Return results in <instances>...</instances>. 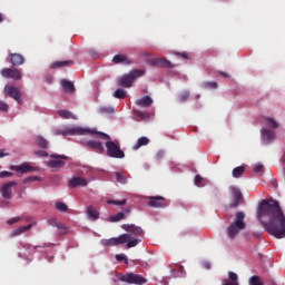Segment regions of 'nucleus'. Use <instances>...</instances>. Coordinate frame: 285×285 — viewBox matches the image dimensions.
Here are the masks:
<instances>
[{"instance_id":"obj_1","label":"nucleus","mask_w":285,"mask_h":285,"mask_svg":"<svg viewBox=\"0 0 285 285\" xmlns=\"http://www.w3.org/2000/svg\"><path fill=\"white\" fill-rule=\"evenodd\" d=\"M257 217L269 235H273L276 239H284L285 215L277 200H263L258 206Z\"/></svg>"},{"instance_id":"obj_2","label":"nucleus","mask_w":285,"mask_h":285,"mask_svg":"<svg viewBox=\"0 0 285 285\" xmlns=\"http://www.w3.org/2000/svg\"><path fill=\"white\" fill-rule=\"evenodd\" d=\"M56 135H62V137H68V135H95L97 139H102L106 141L107 157L112 159H124L126 154L121 150V145L119 140H112V138L102 131H97V129L82 128V127H65L63 129L56 130Z\"/></svg>"},{"instance_id":"obj_3","label":"nucleus","mask_w":285,"mask_h":285,"mask_svg":"<svg viewBox=\"0 0 285 285\" xmlns=\"http://www.w3.org/2000/svg\"><path fill=\"white\" fill-rule=\"evenodd\" d=\"M122 230L127 234H122L115 238L102 239V246H119V244H127V248H135L141 244V237H144V229L135 224H124Z\"/></svg>"},{"instance_id":"obj_4","label":"nucleus","mask_w":285,"mask_h":285,"mask_svg":"<svg viewBox=\"0 0 285 285\" xmlns=\"http://www.w3.org/2000/svg\"><path fill=\"white\" fill-rule=\"evenodd\" d=\"M246 214L244 212H237L235 214L234 220L228 225L226 233L229 239H235L242 233V230L246 229Z\"/></svg>"},{"instance_id":"obj_5","label":"nucleus","mask_w":285,"mask_h":285,"mask_svg":"<svg viewBox=\"0 0 285 285\" xmlns=\"http://www.w3.org/2000/svg\"><path fill=\"white\" fill-rule=\"evenodd\" d=\"M145 72L146 71L140 69H134L129 73L118 78V86H121L122 88H132L135 80L139 77H144Z\"/></svg>"},{"instance_id":"obj_6","label":"nucleus","mask_w":285,"mask_h":285,"mask_svg":"<svg viewBox=\"0 0 285 285\" xmlns=\"http://www.w3.org/2000/svg\"><path fill=\"white\" fill-rule=\"evenodd\" d=\"M119 279L120 282H125L126 284L144 285L148 283V279L146 277L135 273L122 274Z\"/></svg>"},{"instance_id":"obj_7","label":"nucleus","mask_w":285,"mask_h":285,"mask_svg":"<svg viewBox=\"0 0 285 285\" xmlns=\"http://www.w3.org/2000/svg\"><path fill=\"white\" fill-rule=\"evenodd\" d=\"M230 203L229 208H239L242 204H244V194H242V190L237 187H230Z\"/></svg>"},{"instance_id":"obj_8","label":"nucleus","mask_w":285,"mask_h":285,"mask_svg":"<svg viewBox=\"0 0 285 285\" xmlns=\"http://www.w3.org/2000/svg\"><path fill=\"white\" fill-rule=\"evenodd\" d=\"M0 75L4 79H13V81H19L22 77L21 70L14 67L1 69Z\"/></svg>"},{"instance_id":"obj_9","label":"nucleus","mask_w":285,"mask_h":285,"mask_svg":"<svg viewBox=\"0 0 285 285\" xmlns=\"http://www.w3.org/2000/svg\"><path fill=\"white\" fill-rule=\"evenodd\" d=\"M147 199L149 200L148 206L150 208H166V206H168L164 196H149Z\"/></svg>"},{"instance_id":"obj_10","label":"nucleus","mask_w":285,"mask_h":285,"mask_svg":"<svg viewBox=\"0 0 285 285\" xmlns=\"http://www.w3.org/2000/svg\"><path fill=\"white\" fill-rule=\"evenodd\" d=\"M4 95L7 97H11V99H14V101H17L18 104H21V90L18 87L6 86Z\"/></svg>"},{"instance_id":"obj_11","label":"nucleus","mask_w":285,"mask_h":285,"mask_svg":"<svg viewBox=\"0 0 285 285\" xmlns=\"http://www.w3.org/2000/svg\"><path fill=\"white\" fill-rule=\"evenodd\" d=\"M17 184H19V183H17V180H11L1 186L0 193L3 197V199H12V188H14V186H17Z\"/></svg>"},{"instance_id":"obj_12","label":"nucleus","mask_w":285,"mask_h":285,"mask_svg":"<svg viewBox=\"0 0 285 285\" xmlns=\"http://www.w3.org/2000/svg\"><path fill=\"white\" fill-rule=\"evenodd\" d=\"M82 144L86 146V148H91V150H96V153H99L102 155V153H106V148H104V142L99 140H85Z\"/></svg>"},{"instance_id":"obj_13","label":"nucleus","mask_w":285,"mask_h":285,"mask_svg":"<svg viewBox=\"0 0 285 285\" xmlns=\"http://www.w3.org/2000/svg\"><path fill=\"white\" fill-rule=\"evenodd\" d=\"M51 158L56 159V160H49L47 163V166L49 168H61L63 166H66V161L61 160V159H68V156H63V155H51Z\"/></svg>"},{"instance_id":"obj_14","label":"nucleus","mask_w":285,"mask_h":285,"mask_svg":"<svg viewBox=\"0 0 285 285\" xmlns=\"http://www.w3.org/2000/svg\"><path fill=\"white\" fill-rule=\"evenodd\" d=\"M150 66H156L157 68H175V65L166 58H155L149 60Z\"/></svg>"},{"instance_id":"obj_15","label":"nucleus","mask_w":285,"mask_h":285,"mask_svg":"<svg viewBox=\"0 0 285 285\" xmlns=\"http://www.w3.org/2000/svg\"><path fill=\"white\" fill-rule=\"evenodd\" d=\"M262 139L265 144H272V141H275V131L273 129L263 128L261 130Z\"/></svg>"},{"instance_id":"obj_16","label":"nucleus","mask_w":285,"mask_h":285,"mask_svg":"<svg viewBox=\"0 0 285 285\" xmlns=\"http://www.w3.org/2000/svg\"><path fill=\"white\" fill-rule=\"evenodd\" d=\"M69 188H77L81 186L82 188L88 186V179L82 177H73L68 181Z\"/></svg>"},{"instance_id":"obj_17","label":"nucleus","mask_w":285,"mask_h":285,"mask_svg":"<svg viewBox=\"0 0 285 285\" xmlns=\"http://www.w3.org/2000/svg\"><path fill=\"white\" fill-rule=\"evenodd\" d=\"M9 59L10 63L14 67L23 66L26 63V58L21 53H10Z\"/></svg>"},{"instance_id":"obj_18","label":"nucleus","mask_w":285,"mask_h":285,"mask_svg":"<svg viewBox=\"0 0 285 285\" xmlns=\"http://www.w3.org/2000/svg\"><path fill=\"white\" fill-rule=\"evenodd\" d=\"M154 104V100L150 96H144L136 100V106L139 108H150Z\"/></svg>"},{"instance_id":"obj_19","label":"nucleus","mask_w":285,"mask_h":285,"mask_svg":"<svg viewBox=\"0 0 285 285\" xmlns=\"http://www.w3.org/2000/svg\"><path fill=\"white\" fill-rule=\"evenodd\" d=\"M228 278L223 281V285H239V276L235 272H228Z\"/></svg>"},{"instance_id":"obj_20","label":"nucleus","mask_w":285,"mask_h":285,"mask_svg":"<svg viewBox=\"0 0 285 285\" xmlns=\"http://www.w3.org/2000/svg\"><path fill=\"white\" fill-rule=\"evenodd\" d=\"M61 87L63 91L67 92L68 95H72V92H75V83H72V81L70 80L62 79Z\"/></svg>"},{"instance_id":"obj_21","label":"nucleus","mask_w":285,"mask_h":285,"mask_svg":"<svg viewBox=\"0 0 285 285\" xmlns=\"http://www.w3.org/2000/svg\"><path fill=\"white\" fill-rule=\"evenodd\" d=\"M87 216L90 222H97V219H99V210H97V208H95L94 206H88Z\"/></svg>"},{"instance_id":"obj_22","label":"nucleus","mask_w":285,"mask_h":285,"mask_svg":"<svg viewBox=\"0 0 285 285\" xmlns=\"http://www.w3.org/2000/svg\"><path fill=\"white\" fill-rule=\"evenodd\" d=\"M32 228V224H29L27 226H20L11 232L10 237H19V235H23V233H28Z\"/></svg>"},{"instance_id":"obj_23","label":"nucleus","mask_w":285,"mask_h":285,"mask_svg":"<svg viewBox=\"0 0 285 285\" xmlns=\"http://www.w3.org/2000/svg\"><path fill=\"white\" fill-rule=\"evenodd\" d=\"M264 124L267 128H271L272 130H276V128H279V122L271 117H265Z\"/></svg>"},{"instance_id":"obj_24","label":"nucleus","mask_w":285,"mask_h":285,"mask_svg":"<svg viewBox=\"0 0 285 285\" xmlns=\"http://www.w3.org/2000/svg\"><path fill=\"white\" fill-rule=\"evenodd\" d=\"M149 144L150 139H148V137H140L134 145L132 150H139L142 146H148Z\"/></svg>"},{"instance_id":"obj_25","label":"nucleus","mask_w":285,"mask_h":285,"mask_svg":"<svg viewBox=\"0 0 285 285\" xmlns=\"http://www.w3.org/2000/svg\"><path fill=\"white\" fill-rule=\"evenodd\" d=\"M11 170H16L17 173H30L32 170V166L28 164H22L20 166H11Z\"/></svg>"},{"instance_id":"obj_26","label":"nucleus","mask_w":285,"mask_h":285,"mask_svg":"<svg viewBox=\"0 0 285 285\" xmlns=\"http://www.w3.org/2000/svg\"><path fill=\"white\" fill-rule=\"evenodd\" d=\"M112 61L114 63H127V66H129V63H132V61L128 60V57H126V55H116Z\"/></svg>"},{"instance_id":"obj_27","label":"nucleus","mask_w":285,"mask_h":285,"mask_svg":"<svg viewBox=\"0 0 285 285\" xmlns=\"http://www.w3.org/2000/svg\"><path fill=\"white\" fill-rule=\"evenodd\" d=\"M36 144L37 146H39V148H43V149H48L50 146V142H48L46 138H43L42 136H38L36 138Z\"/></svg>"},{"instance_id":"obj_28","label":"nucleus","mask_w":285,"mask_h":285,"mask_svg":"<svg viewBox=\"0 0 285 285\" xmlns=\"http://www.w3.org/2000/svg\"><path fill=\"white\" fill-rule=\"evenodd\" d=\"M72 63H75L72 60L56 61L51 65V68H63L66 66H72Z\"/></svg>"},{"instance_id":"obj_29","label":"nucleus","mask_w":285,"mask_h":285,"mask_svg":"<svg viewBox=\"0 0 285 285\" xmlns=\"http://www.w3.org/2000/svg\"><path fill=\"white\" fill-rule=\"evenodd\" d=\"M58 115L62 117V119H77V116L68 110H59Z\"/></svg>"},{"instance_id":"obj_30","label":"nucleus","mask_w":285,"mask_h":285,"mask_svg":"<svg viewBox=\"0 0 285 285\" xmlns=\"http://www.w3.org/2000/svg\"><path fill=\"white\" fill-rule=\"evenodd\" d=\"M121 219H126V213L119 212L116 215L110 216L109 222H121Z\"/></svg>"},{"instance_id":"obj_31","label":"nucleus","mask_w":285,"mask_h":285,"mask_svg":"<svg viewBox=\"0 0 285 285\" xmlns=\"http://www.w3.org/2000/svg\"><path fill=\"white\" fill-rule=\"evenodd\" d=\"M246 170V168H244V166H239L233 169V177H235L236 179H238V177H242L244 175V171Z\"/></svg>"},{"instance_id":"obj_32","label":"nucleus","mask_w":285,"mask_h":285,"mask_svg":"<svg viewBox=\"0 0 285 285\" xmlns=\"http://www.w3.org/2000/svg\"><path fill=\"white\" fill-rule=\"evenodd\" d=\"M116 179L119 184L128 183V178L126 177V175L124 173H116Z\"/></svg>"},{"instance_id":"obj_33","label":"nucleus","mask_w":285,"mask_h":285,"mask_svg":"<svg viewBox=\"0 0 285 285\" xmlns=\"http://www.w3.org/2000/svg\"><path fill=\"white\" fill-rule=\"evenodd\" d=\"M114 97L116 99H126V90L124 89H117L115 92H114Z\"/></svg>"},{"instance_id":"obj_34","label":"nucleus","mask_w":285,"mask_h":285,"mask_svg":"<svg viewBox=\"0 0 285 285\" xmlns=\"http://www.w3.org/2000/svg\"><path fill=\"white\" fill-rule=\"evenodd\" d=\"M249 285H264V284L262 283V278H259V276L254 275L249 278Z\"/></svg>"},{"instance_id":"obj_35","label":"nucleus","mask_w":285,"mask_h":285,"mask_svg":"<svg viewBox=\"0 0 285 285\" xmlns=\"http://www.w3.org/2000/svg\"><path fill=\"white\" fill-rule=\"evenodd\" d=\"M56 209L60 213H66L68 212V205L66 203H56Z\"/></svg>"},{"instance_id":"obj_36","label":"nucleus","mask_w":285,"mask_h":285,"mask_svg":"<svg viewBox=\"0 0 285 285\" xmlns=\"http://www.w3.org/2000/svg\"><path fill=\"white\" fill-rule=\"evenodd\" d=\"M49 224L59 230H66V225L62 223H57L56 220H49Z\"/></svg>"},{"instance_id":"obj_37","label":"nucleus","mask_w":285,"mask_h":285,"mask_svg":"<svg viewBox=\"0 0 285 285\" xmlns=\"http://www.w3.org/2000/svg\"><path fill=\"white\" fill-rule=\"evenodd\" d=\"M190 98V92H188V91H185V92H183V94H180L179 95V101L181 102V104H184V101H188V99Z\"/></svg>"},{"instance_id":"obj_38","label":"nucleus","mask_w":285,"mask_h":285,"mask_svg":"<svg viewBox=\"0 0 285 285\" xmlns=\"http://www.w3.org/2000/svg\"><path fill=\"white\" fill-rule=\"evenodd\" d=\"M108 204H112L114 206H126L127 200L122 199V200H108Z\"/></svg>"},{"instance_id":"obj_39","label":"nucleus","mask_w":285,"mask_h":285,"mask_svg":"<svg viewBox=\"0 0 285 285\" xmlns=\"http://www.w3.org/2000/svg\"><path fill=\"white\" fill-rule=\"evenodd\" d=\"M10 106H8V104L3 100H0V111L1 112H8Z\"/></svg>"},{"instance_id":"obj_40","label":"nucleus","mask_w":285,"mask_h":285,"mask_svg":"<svg viewBox=\"0 0 285 285\" xmlns=\"http://www.w3.org/2000/svg\"><path fill=\"white\" fill-rule=\"evenodd\" d=\"M117 262H125L126 265H128V257L124 254L116 255Z\"/></svg>"},{"instance_id":"obj_41","label":"nucleus","mask_w":285,"mask_h":285,"mask_svg":"<svg viewBox=\"0 0 285 285\" xmlns=\"http://www.w3.org/2000/svg\"><path fill=\"white\" fill-rule=\"evenodd\" d=\"M32 181H39V177H37V176H29V177L23 179V184H30Z\"/></svg>"},{"instance_id":"obj_42","label":"nucleus","mask_w":285,"mask_h":285,"mask_svg":"<svg viewBox=\"0 0 285 285\" xmlns=\"http://www.w3.org/2000/svg\"><path fill=\"white\" fill-rule=\"evenodd\" d=\"M186 275V272L184 271V266L179 265L178 273L174 274V277H184Z\"/></svg>"},{"instance_id":"obj_43","label":"nucleus","mask_w":285,"mask_h":285,"mask_svg":"<svg viewBox=\"0 0 285 285\" xmlns=\"http://www.w3.org/2000/svg\"><path fill=\"white\" fill-rule=\"evenodd\" d=\"M254 173H256L257 175L264 173V165L257 164V165L254 167Z\"/></svg>"},{"instance_id":"obj_44","label":"nucleus","mask_w":285,"mask_h":285,"mask_svg":"<svg viewBox=\"0 0 285 285\" xmlns=\"http://www.w3.org/2000/svg\"><path fill=\"white\" fill-rule=\"evenodd\" d=\"M202 181H204V178H203L200 175H196V176H195V179H194V184H195L196 186H203V185H202Z\"/></svg>"},{"instance_id":"obj_45","label":"nucleus","mask_w":285,"mask_h":285,"mask_svg":"<svg viewBox=\"0 0 285 285\" xmlns=\"http://www.w3.org/2000/svg\"><path fill=\"white\" fill-rule=\"evenodd\" d=\"M36 157H48V151L37 150L35 151Z\"/></svg>"},{"instance_id":"obj_46","label":"nucleus","mask_w":285,"mask_h":285,"mask_svg":"<svg viewBox=\"0 0 285 285\" xmlns=\"http://www.w3.org/2000/svg\"><path fill=\"white\" fill-rule=\"evenodd\" d=\"M6 177H12V173H10V171H0V179H4Z\"/></svg>"},{"instance_id":"obj_47","label":"nucleus","mask_w":285,"mask_h":285,"mask_svg":"<svg viewBox=\"0 0 285 285\" xmlns=\"http://www.w3.org/2000/svg\"><path fill=\"white\" fill-rule=\"evenodd\" d=\"M17 222H21V218L20 217L11 218L7 222V224H9V226H12V224H17Z\"/></svg>"},{"instance_id":"obj_48","label":"nucleus","mask_w":285,"mask_h":285,"mask_svg":"<svg viewBox=\"0 0 285 285\" xmlns=\"http://www.w3.org/2000/svg\"><path fill=\"white\" fill-rule=\"evenodd\" d=\"M206 86L207 88H212L213 90H215V88H217V82L216 81L207 82Z\"/></svg>"},{"instance_id":"obj_49","label":"nucleus","mask_w":285,"mask_h":285,"mask_svg":"<svg viewBox=\"0 0 285 285\" xmlns=\"http://www.w3.org/2000/svg\"><path fill=\"white\" fill-rule=\"evenodd\" d=\"M179 57H181L183 59H188V53L183 52V53H178Z\"/></svg>"},{"instance_id":"obj_50","label":"nucleus","mask_w":285,"mask_h":285,"mask_svg":"<svg viewBox=\"0 0 285 285\" xmlns=\"http://www.w3.org/2000/svg\"><path fill=\"white\" fill-rule=\"evenodd\" d=\"M8 157V154L3 151V149H0V158Z\"/></svg>"},{"instance_id":"obj_51","label":"nucleus","mask_w":285,"mask_h":285,"mask_svg":"<svg viewBox=\"0 0 285 285\" xmlns=\"http://www.w3.org/2000/svg\"><path fill=\"white\" fill-rule=\"evenodd\" d=\"M219 75H222V77H225V78L230 77V75H228V73H226V72H224V71H220Z\"/></svg>"},{"instance_id":"obj_52","label":"nucleus","mask_w":285,"mask_h":285,"mask_svg":"<svg viewBox=\"0 0 285 285\" xmlns=\"http://www.w3.org/2000/svg\"><path fill=\"white\" fill-rule=\"evenodd\" d=\"M164 157V151H159L158 154H157V159H161Z\"/></svg>"},{"instance_id":"obj_53","label":"nucleus","mask_w":285,"mask_h":285,"mask_svg":"<svg viewBox=\"0 0 285 285\" xmlns=\"http://www.w3.org/2000/svg\"><path fill=\"white\" fill-rule=\"evenodd\" d=\"M272 184H273V186H275V188H277V179H274V180L272 181Z\"/></svg>"},{"instance_id":"obj_54","label":"nucleus","mask_w":285,"mask_h":285,"mask_svg":"<svg viewBox=\"0 0 285 285\" xmlns=\"http://www.w3.org/2000/svg\"><path fill=\"white\" fill-rule=\"evenodd\" d=\"M0 23H3V14L0 13Z\"/></svg>"},{"instance_id":"obj_55","label":"nucleus","mask_w":285,"mask_h":285,"mask_svg":"<svg viewBox=\"0 0 285 285\" xmlns=\"http://www.w3.org/2000/svg\"><path fill=\"white\" fill-rule=\"evenodd\" d=\"M205 267L206 268H210V264L209 263H205Z\"/></svg>"},{"instance_id":"obj_56","label":"nucleus","mask_w":285,"mask_h":285,"mask_svg":"<svg viewBox=\"0 0 285 285\" xmlns=\"http://www.w3.org/2000/svg\"><path fill=\"white\" fill-rule=\"evenodd\" d=\"M171 273H176L175 268H171Z\"/></svg>"},{"instance_id":"obj_57","label":"nucleus","mask_w":285,"mask_h":285,"mask_svg":"<svg viewBox=\"0 0 285 285\" xmlns=\"http://www.w3.org/2000/svg\"><path fill=\"white\" fill-rule=\"evenodd\" d=\"M126 213H130V210H129V209H127V210H126Z\"/></svg>"},{"instance_id":"obj_58","label":"nucleus","mask_w":285,"mask_h":285,"mask_svg":"<svg viewBox=\"0 0 285 285\" xmlns=\"http://www.w3.org/2000/svg\"><path fill=\"white\" fill-rule=\"evenodd\" d=\"M141 115H146V114H140V116H141Z\"/></svg>"}]
</instances>
